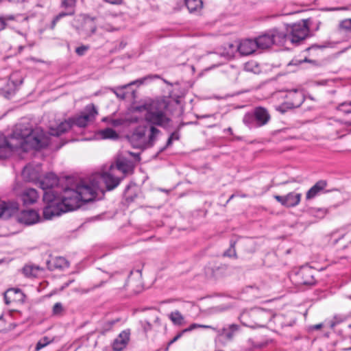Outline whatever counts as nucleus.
Returning a JSON list of instances; mask_svg holds the SVG:
<instances>
[{
  "mask_svg": "<svg viewBox=\"0 0 351 351\" xmlns=\"http://www.w3.org/2000/svg\"><path fill=\"white\" fill-rule=\"evenodd\" d=\"M66 182V187L61 195H58L52 190L59 183L58 177L55 173H47L43 178H40L38 183L44 191L43 201L46 204L43 209L45 219H50L95 200L97 183L89 186L87 182L77 180L73 178H68Z\"/></svg>",
  "mask_w": 351,
  "mask_h": 351,
  "instance_id": "obj_1",
  "label": "nucleus"
},
{
  "mask_svg": "<svg viewBox=\"0 0 351 351\" xmlns=\"http://www.w3.org/2000/svg\"><path fill=\"white\" fill-rule=\"evenodd\" d=\"M50 140L42 131L33 130L30 127L24 124H18L15 126L12 134L9 138H4L0 143V157L5 158V149L10 152L21 149L24 152L29 149L39 150L48 146Z\"/></svg>",
  "mask_w": 351,
  "mask_h": 351,
  "instance_id": "obj_2",
  "label": "nucleus"
},
{
  "mask_svg": "<svg viewBox=\"0 0 351 351\" xmlns=\"http://www.w3.org/2000/svg\"><path fill=\"white\" fill-rule=\"evenodd\" d=\"M132 169L131 162L125 158L117 159L115 165L111 164L108 169L101 173L93 175L89 180L88 184L92 186L93 183H97L98 188L95 193V199L97 198L98 191H102L99 186V180H102L106 189L112 191L117 187L121 181Z\"/></svg>",
  "mask_w": 351,
  "mask_h": 351,
  "instance_id": "obj_3",
  "label": "nucleus"
},
{
  "mask_svg": "<svg viewBox=\"0 0 351 351\" xmlns=\"http://www.w3.org/2000/svg\"><path fill=\"white\" fill-rule=\"evenodd\" d=\"M98 111L96 106L93 104H88L80 114L61 121L56 125L50 126L49 134L53 136H59L66 132L74 125L79 128H85L90 122H93L95 120Z\"/></svg>",
  "mask_w": 351,
  "mask_h": 351,
  "instance_id": "obj_4",
  "label": "nucleus"
},
{
  "mask_svg": "<svg viewBox=\"0 0 351 351\" xmlns=\"http://www.w3.org/2000/svg\"><path fill=\"white\" fill-rule=\"evenodd\" d=\"M139 111L145 110L144 115L146 123L150 126L167 128L171 119L168 114V102L165 99L154 100L137 108Z\"/></svg>",
  "mask_w": 351,
  "mask_h": 351,
  "instance_id": "obj_5",
  "label": "nucleus"
},
{
  "mask_svg": "<svg viewBox=\"0 0 351 351\" xmlns=\"http://www.w3.org/2000/svg\"><path fill=\"white\" fill-rule=\"evenodd\" d=\"M160 133V131L156 127L149 126V134L147 136V127L139 126L136 128L130 136V141L132 146L136 148L145 149L151 147Z\"/></svg>",
  "mask_w": 351,
  "mask_h": 351,
  "instance_id": "obj_6",
  "label": "nucleus"
},
{
  "mask_svg": "<svg viewBox=\"0 0 351 351\" xmlns=\"http://www.w3.org/2000/svg\"><path fill=\"white\" fill-rule=\"evenodd\" d=\"M270 119L268 110L265 108L258 106L254 108L252 112L244 115L243 122L250 129H252L265 125L269 123Z\"/></svg>",
  "mask_w": 351,
  "mask_h": 351,
  "instance_id": "obj_7",
  "label": "nucleus"
},
{
  "mask_svg": "<svg viewBox=\"0 0 351 351\" xmlns=\"http://www.w3.org/2000/svg\"><path fill=\"white\" fill-rule=\"evenodd\" d=\"M309 19L287 25V32L290 38V43L298 45L309 35Z\"/></svg>",
  "mask_w": 351,
  "mask_h": 351,
  "instance_id": "obj_8",
  "label": "nucleus"
},
{
  "mask_svg": "<svg viewBox=\"0 0 351 351\" xmlns=\"http://www.w3.org/2000/svg\"><path fill=\"white\" fill-rule=\"evenodd\" d=\"M141 326L143 332L147 334L150 331H158L162 323L158 313L152 311L149 313L147 318L140 321Z\"/></svg>",
  "mask_w": 351,
  "mask_h": 351,
  "instance_id": "obj_9",
  "label": "nucleus"
},
{
  "mask_svg": "<svg viewBox=\"0 0 351 351\" xmlns=\"http://www.w3.org/2000/svg\"><path fill=\"white\" fill-rule=\"evenodd\" d=\"M315 270L310 267H302L295 274L297 283L299 285H313L315 283Z\"/></svg>",
  "mask_w": 351,
  "mask_h": 351,
  "instance_id": "obj_10",
  "label": "nucleus"
},
{
  "mask_svg": "<svg viewBox=\"0 0 351 351\" xmlns=\"http://www.w3.org/2000/svg\"><path fill=\"white\" fill-rule=\"evenodd\" d=\"M302 194L292 191L285 195H274V199L287 208L295 207L300 202Z\"/></svg>",
  "mask_w": 351,
  "mask_h": 351,
  "instance_id": "obj_11",
  "label": "nucleus"
},
{
  "mask_svg": "<svg viewBox=\"0 0 351 351\" xmlns=\"http://www.w3.org/2000/svg\"><path fill=\"white\" fill-rule=\"evenodd\" d=\"M41 167L29 164L26 165L22 171V176L25 181L38 182L40 178Z\"/></svg>",
  "mask_w": 351,
  "mask_h": 351,
  "instance_id": "obj_12",
  "label": "nucleus"
},
{
  "mask_svg": "<svg viewBox=\"0 0 351 351\" xmlns=\"http://www.w3.org/2000/svg\"><path fill=\"white\" fill-rule=\"evenodd\" d=\"M76 0H63L62 2V7L65 8L66 11L61 12L58 15H56L51 25V29H54L56 23L62 18L66 16H72L75 13V5Z\"/></svg>",
  "mask_w": 351,
  "mask_h": 351,
  "instance_id": "obj_13",
  "label": "nucleus"
},
{
  "mask_svg": "<svg viewBox=\"0 0 351 351\" xmlns=\"http://www.w3.org/2000/svg\"><path fill=\"white\" fill-rule=\"evenodd\" d=\"M274 44L284 45L290 43V38L287 32V25L285 29H273L269 31Z\"/></svg>",
  "mask_w": 351,
  "mask_h": 351,
  "instance_id": "obj_14",
  "label": "nucleus"
},
{
  "mask_svg": "<svg viewBox=\"0 0 351 351\" xmlns=\"http://www.w3.org/2000/svg\"><path fill=\"white\" fill-rule=\"evenodd\" d=\"M40 219L38 213L34 210H23L19 216V221L25 225H32Z\"/></svg>",
  "mask_w": 351,
  "mask_h": 351,
  "instance_id": "obj_15",
  "label": "nucleus"
},
{
  "mask_svg": "<svg viewBox=\"0 0 351 351\" xmlns=\"http://www.w3.org/2000/svg\"><path fill=\"white\" fill-rule=\"evenodd\" d=\"M237 49L242 56H249L256 51L257 43L253 39H245L238 45Z\"/></svg>",
  "mask_w": 351,
  "mask_h": 351,
  "instance_id": "obj_16",
  "label": "nucleus"
},
{
  "mask_svg": "<svg viewBox=\"0 0 351 351\" xmlns=\"http://www.w3.org/2000/svg\"><path fill=\"white\" fill-rule=\"evenodd\" d=\"M130 332L127 330L122 331L119 336L114 340L112 349L114 351H121L128 345L130 340Z\"/></svg>",
  "mask_w": 351,
  "mask_h": 351,
  "instance_id": "obj_17",
  "label": "nucleus"
},
{
  "mask_svg": "<svg viewBox=\"0 0 351 351\" xmlns=\"http://www.w3.org/2000/svg\"><path fill=\"white\" fill-rule=\"evenodd\" d=\"M19 208L16 202H5L0 200V217L9 218Z\"/></svg>",
  "mask_w": 351,
  "mask_h": 351,
  "instance_id": "obj_18",
  "label": "nucleus"
},
{
  "mask_svg": "<svg viewBox=\"0 0 351 351\" xmlns=\"http://www.w3.org/2000/svg\"><path fill=\"white\" fill-rule=\"evenodd\" d=\"M286 97L289 100L291 106L294 108L300 107L304 101V97L302 92L297 89L288 91Z\"/></svg>",
  "mask_w": 351,
  "mask_h": 351,
  "instance_id": "obj_19",
  "label": "nucleus"
},
{
  "mask_svg": "<svg viewBox=\"0 0 351 351\" xmlns=\"http://www.w3.org/2000/svg\"><path fill=\"white\" fill-rule=\"evenodd\" d=\"M327 182L324 180L317 181L306 194V199L311 200L319 195L326 187Z\"/></svg>",
  "mask_w": 351,
  "mask_h": 351,
  "instance_id": "obj_20",
  "label": "nucleus"
},
{
  "mask_svg": "<svg viewBox=\"0 0 351 351\" xmlns=\"http://www.w3.org/2000/svg\"><path fill=\"white\" fill-rule=\"evenodd\" d=\"M37 191L32 188L25 189L21 194V199L24 205H31L36 202L38 199Z\"/></svg>",
  "mask_w": 351,
  "mask_h": 351,
  "instance_id": "obj_21",
  "label": "nucleus"
},
{
  "mask_svg": "<svg viewBox=\"0 0 351 351\" xmlns=\"http://www.w3.org/2000/svg\"><path fill=\"white\" fill-rule=\"evenodd\" d=\"M239 330V326L237 324H230L228 327H223L221 329H217V337L215 339V341H217L220 337L224 336L227 340L231 341L233 338V336Z\"/></svg>",
  "mask_w": 351,
  "mask_h": 351,
  "instance_id": "obj_22",
  "label": "nucleus"
},
{
  "mask_svg": "<svg viewBox=\"0 0 351 351\" xmlns=\"http://www.w3.org/2000/svg\"><path fill=\"white\" fill-rule=\"evenodd\" d=\"M47 264V268L51 271H53L56 269H62L69 267L68 261L62 256L53 258L48 261Z\"/></svg>",
  "mask_w": 351,
  "mask_h": 351,
  "instance_id": "obj_23",
  "label": "nucleus"
},
{
  "mask_svg": "<svg viewBox=\"0 0 351 351\" xmlns=\"http://www.w3.org/2000/svg\"><path fill=\"white\" fill-rule=\"evenodd\" d=\"M257 43V49H267L274 45V40L270 32H267L254 39Z\"/></svg>",
  "mask_w": 351,
  "mask_h": 351,
  "instance_id": "obj_24",
  "label": "nucleus"
},
{
  "mask_svg": "<svg viewBox=\"0 0 351 351\" xmlns=\"http://www.w3.org/2000/svg\"><path fill=\"white\" fill-rule=\"evenodd\" d=\"M12 294H19L20 298L19 300H22L25 298L24 293L20 289L10 288L8 289L3 295L5 303L8 305L12 301L16 300V298L12 297Z\"/></svg>",
  "mask_w": 351,
  "mask_h": 351,
  "instance_id": "obj_25",
  "label": "nucleus"
},
{
  "mask_svg": "<svg viewBox=\"0 0 351 351\" xmlns=\"http://www.w3.org/2000/svg\"><path fill=\"white\" fill-rule=\"evenodd\" d=\"M184 3L190 13H198L203 8L202 0H184Z\"/></svg>",
  "mask_w": 351,
  "mask_h": 351,
  "instance_id": "obj_26",
  "label": "nucleus"
},
{
  "mask_svg": "<svg viewBox=\"0 0 351 351\" xmlns=\"http://www.w3.org/2000/svg\"><path fill=\"white\" fill-rule=\"evenodd\" d=\"M145 80H146V77H144V78H142V79H139V80L133 81V82H130V83H129L128 84L123 85V86H122L121 87H118L116 89H112V91L117 95V97H119L121 99H125V94L123 92V89L126 88L127 87H128V86H130L131 85H134V84L141 85V84H143Z\"/></svg>",
  "mask_w": 351,
  "mask_h": 351,
  "instance_id": "obj_27",
  "label": "nucleus"
},
{
  "mask_svg": "<svg viewBox=\"0 0 351 351\" xmlns=\"http://www.w3.org/2000/svg\"><path fill=\"white\" fill-rule=\"evenodd\" d=\"M98 136L101 139H117L119 137L117 133L110 128L100 130L98 132Z\"/></svg>",
  "mask_w": 351,
  "mask_h": 351,
  "instance_id": "obj_28",
  "label": "nucleus"
},
{
  "mask_svg": "<svg viewBox=\"0 0 351 351\" xmlns=\"http://www.w3.org/2000/svg\"><path fill=\"white\" fill-rule=\"evenodd\" d=\"M169 318L174 325L182 326L184 324V318L181 313L178 311L171 312L169 315Z\"/></svg>",
  "mask_w": 351,
  "mask_h": 351,
  "instance_id": "obj_29",
  "label": "nucleus"
},
{
  "mask_svg": "<svg viewBox=\"0 0 351 351\" xmlns=\"http://www.w3.org/2000/svg\"><path fill=\"white\" fill-rule=\"evenodd\" d=\"M237 46H238V45H234L233 43L226 44L224 47L225 51L221 53V55L227 58H232L234 55V53L237 51H238Z\"/></svg>",
  "mask_w": 351,
  "mask_h": 351,
  "instance_id": "obj_30",
  "label": "nucleus"
},
{
  "mask_svg": "<svg viewBox=\"0 0 351 351\" xmlns=\"http://www.w3.org/2000/svg\"><path fill=\"white\" fill-rule=\"evenodd\" d=\"M38 267L32 265H25L23 268V273L26 277H35L37 275Z\"/></svg>",
  "mask_w": 351,
  "mask_h": 351,
  "instance_id": "obj_31",
  "label": "nucleus"
},
{
  "mask_svg": "<svg viewBox=\"0 0 351 351\" xmlns=\"http://www.w3.org/2000/svg\"><path fill=\"white\" fill-rule=\"evenodd\" d=\"M95 18L86 16L84 19V24L89 27L90 28V33L88 34V36H91L94 34H95L97 31V26L94 23Z\"/></svg>",
  "mask_w": 351,
  "mask_h": 351,
  "instance_id": "obj_32",
  "label": "nucleus"
},
{
  "mask_svg": "<svg viewBox=\"0 0 351 351\" xmlns=\"http://www.w3.org/2000/svg\"><path fill=\"white\" fill-rule=\"evenodd\" d=\"M52 339H50L48 337H44L42 339H40L36 346V350L38 351L41 350L42 348L47 346L48 344H49L51 342H52Z\"/></svg>",
  "mask_w": 351,
  "mask_h": 351,
  "instance_id": "obj_33",
  "label": "nucleus"
},
{
  "mask_svg": "<svg viewBox=\"0 0 351 351\" xmlns=\"http://www.w3.org/2000/svg\"><path fill=\"white\" fill-rule=\"evenodd\" d=\"M338 110L345 113L349 114L351 113V101L350 102H343L340 104L337 107Z\"/></svg>",
  "mask_w": 351,
  "mask_h": 351,
  "instance_id": "obj_34",
  "label": "nucleus"
},
{
  "mask_svg": "<svg viewBox=\"0 0 351 351\" xmlns=\"http://www.w3.org/2000/svg\"><path fill=\"white\" fill-rule=\"evenodd\" d=\"M294 108L291 106L289 101L282 103L280 105L276 106V110L281 113H285L289 109Z\"/></svg>",
  "mask_w": 351,
  "mask_h": 351,
  "instance_id": "obj_35",
  "label": "nucleus"
},
{
  "mask_svg": "<svg viewBox=\"0 0 351 351\" xmlns=\"http://www.w3.org/2000/svg\"><path fill=\"white\" fill-rule=\"evenodd\" d=\"M339 29L351 32V19L343 20L339 23Z\"/></svg>",
  "mask_w": 351,
  "mask_h": 351,
  "instance_id": "obj_36",
  "label": "nucleus"
},
{
  "mask_svg": "<svg viewBox=\"0 0 351 351\" xmlns=\"http://www.w3.org/2000/svg\"><path fill=\"white\" fill-rule=\"evenodd\" d=\"M346 319V317L344 315H335L333 318V320L330 322V327L332 328L336 325L343 322Z\"/></svg>",
  "mask_w": 351,
  "mask_h": 351,
  "instance_id": "obj_37",
  "label": "nucleus"
},
{
  "mask_svg": "<svg viewBox=\"0 0 351 351\" xmlns=\"http://www.w3.org/2000/svg\"><path fill=\"white\" fill-rule=\"evenodd\" d=\"M235 243H231L230 248L224 252L223 256L228 257H236Z\"/></svg>",
  "mask_w": 351,
  "mask_h": 351,
  "instance_id": "obj_38",
  "label": "nucleus"
},
{
  "mask_svg": "<svg viewBox=\"0 0 351 351\" xmlns=\"http://www.w3.org/2000/svg\"><path fill=\"white\" fill-rule=\"evenodd\" d=\"M63 312V306L60 302L56 303L53 306V314L54 315H60Z\"/></svg>",
  "mask_w": 351,
  "mask_h": 351,
  "instance_id": "obj_39",
  "label": "nucleus"
},
{
  "mask_svg": "<svg viewBox=\"0 0 351 351\" xmlns=\"http://www.w3.org/2000/svg\"><path fill=\"white\" fill-rule=\"evenodd\" d=\"M184 332L183 330L178 333L170 341L168 342L166 348H165L164 351H169V346L177 341L179 339L181 338V337L183 335Z\"/></svg>",
  "mask_w": 351,
  "mask_h": 351,
  "instance_id": "obj_40",
  "label": "nucleus"
},
{
  "mask_svg": "<svg viewBox=\"0 0 351 351\" xmlns=\"http://www.w3.org/2000/svg\"><path fill=\"white\" fill-rule=\"evenodd\" d=\"M114 321H108L104 323L103 326L101 328L102 332H107L110 330L112 326L114 324Z\"/></svg>",
  "mask_w": 351,
  "mask_h": 351,
  "instance_id": "obj_41",
  "label": "nucleus"
},
{
  "mask_svg": "<svg viewBox=\"0 0 351 351\" xmlns=\"http://www.w3.org/2000/svg\"><path fill=\"white\" fill-rule=\"evenodd\" d=\"M88 49V47L86 45H82L75 49V53L78 56H83L86 53V51Z\"/></svg>",
  "mask_w": 351,
  "mask_h": 351,
  "instance_id": "obj_42",
  "label": "nucleus"
},
{
  "mask_svg": "<svg viewBox=\"0 0 351 351\" xmlns=\"http://www.w3.org/2000/svg\"><path fill=\"white\" fill-rule=\"evenodd\" d=\"M316 213L315 216L322 219L326 215L327 210L326 209L319 208L316 210Z\"/></svg>",
  "mask_w": 351,
  "mask_h": 351,
  "instance_id": "obj_43",
  "label": "nucleus"
},
{
  "mask_svg": "<svg viewBox=\"0 0 351 351\" xmlns=\"http://www.w3.org/2000/svg\"><path fill=\"white\" fill-rule=\"evenodd\" d=\"M200 327V324H192L189 326V328H185L183 330V332L185 333V332H190L195 328H199Z\"/></svg>",
  "mask_w": 351,
  "mask_h": 351,
  "instance_id": "obj_44",
  "label": "nucleus"
},
{
  "mask_svg": "<svg viewBox=\"0 0 351 351\" xmlns=\"http://www.w3.org/2000/svg\"><path fill=\"white\" fill-rule=\"evenodd\" d=\"M7 25V19L3 17H0V31L4 29Z\"/></svg>",
  "mask_w": 351,
  "mask_h": 351,
  "instance_id": "obj_45",
  "label": "nucleus"
},
{
  "mask_svg": "<svg viewBox=\"0 0 351 351\" xmlns=\"http://www.w3.org/2000/svg\"><path fill=\"white\" fill-rule=\"evenodd\" d=\"M257 315L260 317H265V316L267 317V319H269V313L263 310H258L257 311Z\"/></svg>",
  "mask_w": 351,
  "mask_h": 351,
  "instance_id": "obj_46",
  "label": "nucleus"
},
{
  "mask_svg": "<svg viewBox=\"0 0 351 351\" xmlns=\"http://www.w3.org/2000/svg\"><path fill=\"white\" fill-rule=\"evenodd\" d=\"M104 1L112 4V5H120L122 0H103Z\"/></svg>",
  "mask_w": 351,
  "mask_h": 351,
  "instance_id": "obj_47",
  "label": "nucleus"
},
{
  "mask_svg": "<svg viewBox=\"0 0 351 351\" xmlns=\"http://www.w3.org/2000/svg\"><path fill=\"white\" fill-rule=\"evenodd\" d=\"M172 142H173V139H172V137H171L169 136V137L167 139V143H166V145L165 147H163L161 151H163L165 150L167 147H169L171 144H172Z\"/></svg>",
  "mask_w": 351,
  "mask_h": 351,
  "instance_id": "obj_48",
  "label": "nucleus"
},
{
  "mask_svg": "<svg viewBox=\"0 0 351 351\" xmlns=\"http://www.w3.org/2000/svg\"><path fill=\"white\" fill-rule=\"evenodd\" d=\"M170 136L172 137L173 141L178 140L180 138V134H179L178 132H174L171 133Z\"/></svg>",
  "mask_w": 351,
  "mask_h": 351,
  "instance_id": "obj_49",
  "label": "nucleus"
},
{
  "mask_svg": "<svg viewBox=\"0 0 351 351\" xmlns=\"http://www.w3.org/2000/svg\"><path fill=\"white\" fill-rule=\"evenodd\" d=\"M326 47V46H324V45H313L312 46H311L310 47H308L307 49V50H311L312 49H323Z\"/></svg>",
  "mask_w": 351,
  "mask_h": 351,
  "instance_id": "obj_50",
  "label": "nucleus"
},
{
  "mask_svg": "<svg viewBox=\"0 0 351 351\" xmlns=\"http://www.w3.org/2000/svg\"><path fill=\"white\" fill-rule=\"evenodd\" d=\"M199 328H210V329H212L213 330H215V332L217 331V328H215V327H213L212 326H209V325H204V324H200V327Z\"/></svg>",
  "mask_w": 351,
  "mask_h": 351,
  "instance_id": "obj_51",
  "label": "nucleus"
},
{
  "mask_svg": "<svg viewBox=\"0 0 351 351\" xmlns=\"http://www.w3.org/2000/svg\"><path fill=\"white\" fill-rule=\"evenodd\" d=\"M120 123H121V121L119 119H114L112 121V125L114 126H117V125H120Z\"/></svg>",
  "mask_w": 351,
  "mask_h": 351,
  "instance_id": "obj_52",
  "label": "nucleus"
},
{
  "mask_svg": "<svg viewBox=\"0 0 351 351\" xmlns=\"http://www.w3.org/2000/svg\"><path fill=\"white\" fill-rule=\"evenodd\" d=\"M322 324H316V325H314L313 326V328L315 329V330H318V329H320L322 327Z\"/></svg>",
  "mask_w": 351,
  "mask_h": 351,
  "instance_id": "obj_53",
  "label": "nucleus"
},
{
  "mask_svg": "<svg viewBox=\"0 0 351 351\" xmlns=\"http://www.w3.org/2000/svg\"><path fill=\"white\" fill-rule=\"evenodd\" d=\"M129 189H130V186H129V185H128V186H126L125 189V191H124V195L125 196V198H126V199H127V200H128V199H129V197H127V196H126V193H127V191L129 190Z\"/></svg>",
  "mask_w": 351,
  "mask_h": 351,
  "instance_id": "obj_54",
  "label": "nucleus"
},
{
  "mask_svg": "<svg viewBox=\"0 0 351 351\" xmlns=\"http://www.w3.org/2000/svg\"><path fill=\"white\" fill-rule=\"evenodd\" d=\"M12 297L16 298V300H19L18 298H20L19 294H12Z\"/></svg>",
  "mask_w": 351,
  "mask_h": 351,
  "instance_id": "obj_55",
  "label": "nucleus"
},
{
  "mask_svg": "<svg viewBox=\"0 0 351 351\" xmlns=\"http://www.w3.org/2000/svg\"><path fill=\"white\" fill-rule=\"evenodd\" d=\"M10 2H19V0H8Z\"/></svg>",
  "mask_w": 351,
  "mask_h": 351,
  "instance_id": "obj_56",
  "label": "nucleus"
},
{
  "mask_svg": "<svg viewBox=\"0 0 351 351\" xmlns=\"http://www.w3.org/2000/svg\"><path fill=\"white\" fill-rule=\"evenodd\" d=\"M348 329H351V324H349L346 326Z\"/></svg>",
  "mask_w": 351,
  "mask_h": 351,
  "instance_id": "obj_57",
  "label": "nucleus"
},
{
  "mask_svg": "<svg viewBox=\"0 0 351 351\" xmlns=\"http://www.w3.org/2000/svg\"><path fill=\"white\" fill-rule=\"evenodd\" d=\"M304 61V62H313L312 60H308L307 58H305Z\"/></svg>",
  "mask_w": 351,
  "mask_h": 351,
  "instance_id": "obj_58",
  "label": "nucleus"
},
{
  "mask_svg": "<svg viewBox=\"0 0 351 351\" xmlns=\"http://www.w3.org/2000/svg\"><path fill=\"white\" fill-rule=\"evenodd\" d=\"M344 350H351V347L350 348H345Z\"/></svg>",
  "mask_w": 351,
  "mask_h": 351,
  "instance_id": "obj_59",
  "label": "nucleus"
},
{
  "mask_svg": "<svg viewBox=\"0 0 351 351\" xmlns=\"http://www.w3.org/2000/svg\"><path fill=\"white\" fill-rule=\"evenodd\" d=\"M232 129L230 128H228V132H230Z\"/></svg>",
  "mask_w": 351,
  "mask_h": 351,
  "instance_id": "obj_60",
  "label": "nucleus"
},
{
  "mask_svg": "<svg viewBox=\"0 0 351 351\" xmlns=\"http://www.w3.org/2000/svg\"><path fill=\"white\" fill-rule=\"evenodd\" d=\"M242 197H246V195H242Z\"/></svg>",
  "mask_w": 351,
  "mask_h": 351,
  "instance_id": "obj_61",
  "label": "nucleus"
},
{
  "mask_svg": "<svg viewBox=\"0 0 351 351\" xmlns=\"http://www.w3.org/2000/svg\"><path fill=\"white\" fill-rule=\"evenodd\" d=\"M156 351H160V349H158V350H157Z\"/></svg>",
  "mask_w": 351,
  "mask_h": 351,
  "instance_id": "obj_62",
  "label": "nucleus"
}]
</instances>
